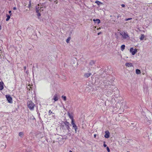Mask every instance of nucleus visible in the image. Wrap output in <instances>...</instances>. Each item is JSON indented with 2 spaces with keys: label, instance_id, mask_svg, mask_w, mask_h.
I'll return each mask as SVG.
<instances>
[{
  "label": "nucleus",
  "instance_id": "obj_1",
  "mask_svg": "<svg viewBox=\"0 0 152 152\" xmlns=\"http://www.w3.org/2000/svg\"><path fill=\"white\" fill-rule=\"evenodd\" d=\"M44 8L45 7H39V4L36 7V12L37 13V15L38 16H40L41 14L40 13V12L43 11Z\"/></svg>",
  "mask_w": 152,
  "mask_h": 152
},
{
  "label": "nucleus",
  "instance_id": "obj_2",
  "mask_svg": "<svg viewBox=\"0 0 152 152\" xmlns=\"http://www.w3.org/2000/svg\"><path fill=\"white\" fill-rule=\"evenodd\" d=\"M27 104L28 107L30 110H33L34 106V103H33L31 101H28L27 102Z\"/></svg>",
  "mask_w": 152,
  "mask_h": 152
},
{
  "label": "nucleus",
  "instance_id": "obj_3",
  "mask_svg": "<svg viewBox=\"0 0 152 152\" xmlns=\"http://www.w3.org/2000/svg\"><path fill=\"white\" fill-rule=\"evenodd\" d=\"M124 39H126L129 37L128 34L127 32H123L120 33Z\"/></svg>",
  "mask_w": 152,
  "mask_h": 152
},
{
  "label": "nucleus",
  "instance_id": "obj_4",
  "mask_svg": "<svg viewBox=\"0 0 152 152\" xmlns=\"http://www.w3.org/2000/svg\"><path fill=\"white\" fill-rule=\"evenodd\" d=\"M63 123L65 126L66 128L68 130V131L70 132V128L69 126V123L67 121L64 122Z\"/></svg>",
  "mask_w": 152,
  "mask_h": 152
},
{
  "label": "nucleus",
  "instance_id": "obj_5",
  "mask_svg": "<svg viewBox=\"0 0 152 152\" xmlns=\"http://www.w3.org/2000/svg\"><path fill=\"white\" fill-rule=\"evenodd\" d=\"M6 97L8 102L11 103H12V99L10 95H6Z\"/></svg>",
  "mask_w": 152,
  "mask_h": 152
},
{
  "label": "nucleus",
  "instance_id": "obj_6",
  "mask_svg": "<svg viewBox=\"0 0 152 152\" xmlns=\"http://www.w3.org/2000/svg\"><path fill=\"white\" fill-rule=\"evenodd\" d=\"M130 51L132 53V55H134L137 53V50L136 49L134 50L133 48H131L130 49Z\"/></svg>",
  "mask_w": 152,
  "mask_h": 152
},
{
  "label": "nucleus",
  "instance_id": "obj_7",
  "mask_svg": "<svg viewBox=\"0 0 152 152\" xmlns=\"http://www.w3.org/2000/svg\"><path fill=\"white\" fill-rule=\"evenodd\" d=\"M110 79H109V78H107V80H108V81H109V80ZM107 81L105 80L104 81V86L105 87H107L109 85H110L111 84L110 83V81L108 82V83H107Z\"/></svg>",
  "mask_w": 152,
  "mask_h": 152
},
{
  "label": "nucleus",
  "instance_id": "obj_8",
  "mask_svg": "<svg viewBox=\"0 0 152 152\" xmlns=\"http://www.w3.org/2000/svg\"><path fill=\"white\" fill-rule=\"evenodd\" d=\"M71 124L73 126V127L75 129V132H76V130L77 129V127L74 122V120H72Z\"/></svg>",
  "mask_w": 152,
  "mask_h": 152
},
{
  "label": "nucleus",
  "instance_id": "obj_9",
  "mask_svg": "<svg viewBox=\"0 0 152 152\" xmlns=\"http://www.w3.org/2000/svg\"><path fill=\"white\" fill-rule=\"evenodd\" d=\"M59 96L57 94H55L53 96V99L55 101H57L59 99Z\"/></svg>",
  "mask_w": 152,
  "mask_h": 152
},
{
  "label": "nucleus",
  "instance_id": "obj_10",
  "mask_svg": "<svg viewBox=\"0 0 152 152\" xmlns=\"http://www.w3.org/2000/svg\"><path fill=\"white\" fill-rule=\"evenodd\" d=\"M105 134L104 135V137L106 138H108L109 137V132L108 131L105 132Z\"/></svg>",
  "mask_w": 152,
  "mask_h": 152
},
{
  "label": "nucleus",
  "instance_id": "obj_11",
  "mask_svg": "<svg viewBox=\"0 0 152 152\" xmlns=\"http://www.w3.org/2000/svg\"><path fill=\"white\" fill-rule=\"evenodd\" d=\"M95 62L94 61H91L89 65L91 66H94V67H95V66L94 65Z\"/></svg>",
  "mask_w": 152,
  "mask_h": 152
},
{
  "label": "nucleus",
  "instance_id": "obj_12",
  "mask_svg": "<svg viewBox=\"0 0 152 152\" xmlns=\"http://www.w3.org/2000/svg\"><path fill=\"white\" fill-rule=\"evenodd\" d=\"M3 82H0V90H2L3 88Z\"/></svg>",
  "mask_w": 152,
  "mask_h": 152
},
{
  "label": "nucleus",
  "instance_id": "obj_13",
  "mask_svg": "<svg viewBox=\"0 0 152 152\" xmlns=\"http://www.w3.org/2000/svg\"><path fill=\"white\" fill-rule=\"evenodd\" d=\"M125 65L128 67H131L132 66V63H127L125 64Z\"/></svg>",
  "mask_w": 152,
  "mask_h": 152
},
{
  "label": "nucleus",
  "instance_id": "obj_14",
  "mask_svg": "<svg viewBox=\"0 0 152 152\" xmlns=\"http://www.w3.org/2000/svg\"><path fill=\"white\" fill-rule=\"evenodd\" d=\"M93 20L95 22V23H97L98 24H99L100 23V20L99 19H93Z\"/></svg>",
  "mask_w": 152,
  "mask_h": 152
},
{
  "label": "nucleus",
  "instance_id": "obj_15",
  "mask_svg": "<svg viewBox=\"0 0 152 152\" xmlns=\"http://www.w3.org/2000/svg\"><path fill=\"white\" fill-rule=\"evenodd\" d=\"M91 75V73H88L85 74L84 75L85 77L88 78V77H89Z\"/></svg>",
  "mask_w": 152,
  "mask_h": 152
},
{
  "label": "nucleus",
  "instance_id": "obj_16",
  "mask_svg": "<svg viewBox=\"0 0 152 152\" xmlns=\"http://www.w3.org/2000/svg\"><path fill=\"white\" fill-rule=\"evenodd\" d=\"M114 16L116 17L117 19L119 18L121 16L120 15V14H119L117 13H115L114 14Z\"/></svg>",
  "mask_w": 152,
  "mask_h": 152
},
{
  "label": "nucleus",
  "instance_id": "obj_17",
  "mask_svg": "<svg viewBox=\"0 0 152 152\" xmlns=\"http://www.w3.org/2000/svg\"><path fill=\"white\" fill-rule=\"evenodd\" d=\"M136 73L137 74H139L141 73V71L139 69H137L136 70Z\"/></svg>",
  "mask_w": 152,
  "mask_h": 152
},
{
  "label": "nucleus",
  "instance_id": "obj_18",
  "mask_svg": "<svg viewBox=\"0 0 152 152\" xmlns=\"http://www.w3.org/2000/svg\"><path fill=\"white\" fill-rule=\"evenodd\" d=\"M68 115L69 118L72 120V121L74 120L73 116L69 113H68Z\"/></svg>",
  "mask_w": 152,
  "mask_h": 152
},
{
  "label": "nucleus",
  "instance_id": "obj_19",
  "mask_svg": "<svg viewBox=\"0 0 152 152\" xmlns=\"http://www.w3.org/2000/svg\"><path fill=\"white\" fill-rule=\"evenodd\" d=\"M6 17H7V18L6 19V20L7 21H8L9 20V19L10 18V16L8 14H7Z\"/></svg>",
  "mask_w": 152,
  "mask_h": 152
},
{
  "label": "nucleus",
  "instance_id": "obj_20",
  "mask_svg": "<svg viewBox=\"0 0 152 152\" xmlns=\"http://www.w3.org/2000/svg\"><path fill=\"white\" fill-rule=\"evenodd\" d=\"M125 45H122L121 47V50L123 51V50L125 49Z\"/></svg>",
  "mask_w": 152,
  "mask_h": 152
},
{
  "label": "nucleus",
  "instance_id": "obj_21",
  "mask_svg": "<svg viewBox=\"0 0 152 152\" xmlns=\"http://www.w3.org/2000/svg\"><path fill=\"white\" fill-rule=\"evenodd\" d=\"M95 3L97 4L98 5H99L100 4H102L101 2L98 1H96L95 2Z\"/></svg>",
  "mask_w": 152,
  "mask_h": 152
},
{
  "label": "nucleus",
  "instance_id": "obj_22",
  "mask_svg": "<svg viewBox=\"0 0 152 152\" xmlns=\"http://www.w3.org/2000/svg\"><path fill=\"white\" fill-rule=\"evenodd\" d=\"M144 35L143 34H142L141 37L140 38V40H142L144 39Z\"/></svg>",
  "mask_w": 152,
  "mask_h": 152
},
{
  "label": "nucleus",
  "instance_id": "obj_23",
  "mask_svg": "<svg viewBox=\"0 0 152 152\" xmlns=\"http://www.w3.org/2000/svg\"><path fill=\"white\" fill-rule=\"evenodd\" d=\"M23 135V132H20L19 133V136L20 137H22Z\"/></svg>",
  "mask_w": 152,
  "mask_h": 152
},
{
  "label": "nucleus",
  "instance_id": "obj_24",
  "mask_svg": "<svg viewBox=\"0 0 152 152\" xmlns=\"http://www.w3.org/2000/svg\"><path fill=\"white\" fill-rule=\"evenodd\" d=\"M62 98L63 99H64V101H65L66 100V96H62Z\"/></svg>",
  "mask_w": 152,
  "mask_h": 152
},
{
  "label": "nucleus",
  "instance_id": "obj_25",
  "mask_svg": "<svg viewBox=\"0 0 152 152\" xmlns=\"http://www.w3.org/2000/svg\"><path fill=\"white\" fill-rule=\"evenodd\" d=\"M70 40V38H68L67 39H66V42L67 43H68L69 42V41Z\"/></svg>",
  "mask_w": 152,
  "mask_h": 152
},
{
  "label": "nucleus",
  "instance_id": "obj_26",
  "mask_svg": "<svg viewBox=\"0 0 152 152\" xmlns=\"http://www.w3.org/2000/svg\"><path fill=\"white\" fill-rule=\"evenodd\" d=\"M52 113V112L50 110H49L48 112L49 115H50Z\"/></svg>",
  "mask_w": 152,
  "mask_h": 152
},
{
  "label": "nucleus",
  "instance_id": "obj_27",
  "mask_svg": "<svg viewBox=\"0 0 152 152\" xmlns=\"http://www.w3.org/2000/svg\"><path fill=\"white\" fill-rule=\"evenodd\" d=\"M107 151L108 152H110V149L109 148V147H107Z\"/></svg>",
  "mask_w": 152,
  "mask_h": 152
},
{
  "label": "nucleus",
  "instance_id": "obj_28",
  "mask_svg": "<svg viewBox=\"0 0 152 152\" xmlns=\"http://www.w3.org/2000/svg\"><path fill=\"white\" fill-rule=\"evenodd\" d=\"M132 19V18H127L126 19V21H127V20H131Z\"/></svg>",
  "mask_w": 152,
  "mask_h": 152
},
{
  "label": "nucleus",
  "instance_id": "obj_29",
  "mask_svg": "<svg viewBox=\"0 0 152 152\" xmlns=\"http://www.w3.org/2000/svg\"><path fill=\"white\" fill-rule=\"evenodd\" d=\"M105 142H104V144H103V146L104 147H106L107 146V145L106 144H105Z\"/></svg>",
  "mask_w": 152,
  "mask_h": 152
},
{
  "label": "nucleus",
  "instance_id": "obj_30",
  "mask_svg": "<svg viewBox=\"0 0 152 152\" xmlns=\"http://www.w3.org/2000/svg\"><path fill=\"white\" fill-rule=\"evenodd\" d=\"M121 6L122 7H124L125 6V5L124 4H121Z\"/></svg>",
  "mask_w": 152,
  "mask_h": 152
},
{
  "label": "nucleus",
  "instance_id": "obj_31",
  "mask_svg": "<svg viewBox=\"0 0 152 152\" xmlns=\"http://www.w3.org/2000/svg\"><path fill=\"white\" fill-rule=\"evenodd\" d=\"M13 10H16V8L15 7H13Z\"/></svg>",
  "mask_w": 152,
  "mask_h": 152
},
{
  "label": "nucleus",
  "instance_id": "obj_32",
  "mask_svg": "<svg viewBox=\"0 0 152 152\" xmlns=\"http://www.w3.org/2000/svg\"><path fill=\"white\" fill-rule=\"evenodd\" d=\"M11 13V11L10 10V11H9V14H10V13Z\"/></svg>",
  "mask_w": 152,
  "mask_h": 152
},
{
  "label": "nucleus",
  "instance_id": "obj_33",
  "mask_svg": "<svg viewBox=\"0 0 152 152\" xmlns=\"http://www.w3.org/2000/svg\"><path fill=\"white\" fill-rule=\"evenodd\" d=\"M24 69L26 70V66L24 67Z\"/></svg>",
  "mask_w": 152,
  "mask_h": 152
},
{
  "label": "nucleus",
  "instance_id": "obj_34",
  "mask_svg": "<svg viewBox=\"0 0 152 152\" xmlns=\"http://www.w3.org/2000/svg\"><path fill=\"white\" fill-rule=\"evenodd\" d=\"M96 134H94V137H96Z\"/></svg>",
  "mask_w": 152,
  "mask_h": 152
},
{
  "label": "nucleus",
  "instance_id": "obj_35",
  "mask_svg": "<svg viewBox=\"0 0 152 152\" xmlns=\"http://www.w3.org/2000/svg\"><path fill=\"white\" fill-rule=\"evenodd\" d=\"M69 152H73L72 151H69Z\"/></svg>",
  "mask_w": 152,
  "mask_h": 152
},
{
  "label": "nucleus",
  "instance_id": "obj_36",
  "mask_svg": "<svg viewBox=\"0 0 152 152\" xmlns=\"http://www.w3.org/2000/svg\"><path fill=\"white\" fill-rule=\"evenodd\" d=\"M99 34H100V33H98V35H99Z\"/></svg>",
  "mask_w": 152,
  "mask_h": 152
},
{
  "label": "nucleus",
  "instance_id": "obj_37",
  "mask_svg": "<svg viewBox=\"0 0 152 152\" xmlns=\"http://www.w3.org/2000/svg\"><path fill=\"white\" fill-rule=\"evenodd\" d=\"M127 152H130L129 151H127Z\"/></svg>",
  "mask_w": 152,
  "mask_h": 152
},
{
  "label": "nucleus",
  "instance_id": "obj_38",
  "mask_svg": "<svg viewBox=\"0 0 152 152\" xmlns=\"http://www.w3.org/2000/svg\"><path fill=\"white\" fill-rule=\"evenodd\" d=\"M62 126H64V125H62Z\"/></svg>",
  "mask_w": 152,
  "mask_h": 152
},
{
  "label": "nucleus",
  "instance_id": "obj_39",
  "mask_svg": "<svg viewBox=\"0 0 152 152\" xmlns=\"http://www.w3.org/2000/svg\"><path fill=\"white\" fill-rule=\"evenodd\" d=\"M6 145H5V148H6Z\"/></svg>",
  "mask_w": 152,
  "mask_h": 152
},
{
  "label": "nucleus",
  "instance_id": "obj_40",
  "mask_svg": "<svg viewBox=\"0 0 152 152\" xmlns=\"http://www.w3.org/2000/svg\"><path fill=\"white\" fill-rule=\"evenodd\" d=\"M0 29H1V27H0Z\"/></svg>",
  "mask_w": 152,
  "mask_h": 152
}]
</instances>
